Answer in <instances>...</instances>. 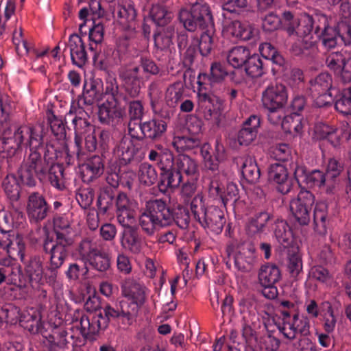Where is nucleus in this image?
Wrapping results in <instances>:
<instances>
[{
	"instance_id": "obj_43",
	"label": "nucleus",
	"mask_w": 351,
	"mask_h": 351,
	"mask_svg": "<svg viewBox=\"0 0 351 351\" xmlns=\"http://www.w3.org/2000/svg\"><path fill=\"white\" fill-rule=\"evenodd\" d=\"M242 69L247 76L252 78L261 77L266 73L265 63L256 53H251Z\"/></svg>"
},
{
	"instance_id": "obj_37",
	"label": "nucleus",
	"mask_w": 351,
	"mask_h": 351,
	"mask_svg": "<svg viewBox=\"0 0 351 351\" xmlns=\"http://www.w3.org/2000/svg\"><path fill=\"white\" fill-rule=\"evenodd\" d=\"M176 169L179 174L197 180L199 176L198 165L197 162L190 156L185 154H179L176 158Z\"/></svg>"
},
{
	"instance_id": "obj_64",
	"label": "nucleus",
	"mask_w": 351,
	"mask_h": 351,
	"mask_svg": "<svg viewBox=\"0 0 351 351\" xmlns=\"http://www.w3.org/2000/svg\"><path fill=\"white\" fill-rule=\"evenodd\" d=\"M8 285H16L19 287H26L24 275L21 271V267L14 265L12 267H3Z\"/></svg>"
},
{
	"instance_id": "obj_56",
	"label": "nucleus",
	"mask_w": 351,
	"mask_h": 351,
	"mask_svg": "<svg viewBox=\"0 0 351 351\" xmlns=\"http://www.w3.org/2000/svg\"><path fill=\"white\" fill-rule=\"evenodd\" d=\"M138 176L139 181L145 186H152L159 179L156 169L148 162H143L139 166Z\"/></svg>"
},
{
	"instance_id": "obj_16",
	"label": "nucleus",
	"mask_w": 351,
	"mask_h": 351,
	"mask_svg": "<svg viewBox=\"0 0 351 351\" xmlns=\"http://www.w3.org/2000/svg\"><path fill=\"white\" fill-rule=\"evenodd\" d=\"M51 206L45 197L39 192L30 193L27 197L26 212L31 223H38L47 218Z\"/></svg>"
},
{
	"instance_id": "obj_9",
	"label": "nucleus",
	"mask_w": 351,
	"mask_h": 351,
	"mask_svg": "<svg viewBox=\"0 0 351 351\" xmlns=\"http://www.w3.org/2000/svg\"><path fill=\"white\" fill-rule=\"evenodd\" d=\"M15 203H11V210H4L0 203V248L9 254L14 237V228H17L25 222V217Z\"/></svg>"
},
{
	"instance_id": "obj_52",
	"label": "nucleus",
	"mask_w": 351,
	"mask_h": 351,
	"mask_svg": "<svg viewBox=\"0 0 351 351\" xmlns=\"http://www.w3.org/2000/svg\"><path fill=\"white\" fill-rule=\"evenodd\" d=\"M350 57H351V53L347 50L341 49L339 51L331 52L326 56V64L330 70L339 73Z\"/></svg>"
},
{
	"instance_id": "obj_40",
	"label": "nucleus",
	"mask_w": 351,
	"mask_h": 351,
	"mask_svg": "<svg viewBox=\"0 0 351 351\" xmlns=\"http://www.w3.org/2000/svg\"><path fill=\"white\" fill-rule=\"evenodd\" d=\"M19 324L31 334H37L41 331V317L34 309L21 313Z\"/></svg>"
},
{
	"instance_id": "obj_26",
	"label": "nucleus",
	"mask_w": 351,
	"mask_h": 351,
	"mask_svg": "<svg viewBox=\"0 0 351 351\" xmlns=\"http://www.w3.org/2000/svg\"><path fill=\"white\" fill-rule=\"evenodd\" d=\"M268 180L283 195L289 193L292 188V180L289 177L287 169L282 165L273 164L270 166Z\"/></svg>"
},
{
	"instance_id": "obj_28",
	"label": "nucleus",
	"mask_w": 351,
	"mask_h": 351,
	"mask_svg": "<svg viewBox=\"0 0 351 351\" xmlns=\"http://www.w3.org/2000/svg\"><path fill=\"white\" fill-rule=\"evenodd\" d=\"M123 102L128 104V113L129 117L128 133L131 137H138V130L136 126L145 114V108L143 101L141 99H128Z\"/></svg>"
},
{
	"instance_id": "obj_21",
	"label": "nucleus",
	"mask_w": 351,
	"mask_h": 351,
	"mask_svg": "<svg viewBox=\"0 0 351 351\" xmlns=\"http://www.w3.org/2000/svg\"><path fill=\"white\" fill-rule=\"evenodd\" d=\"M136 128L138 137L131 138L138 141H142L144 138L152 141H159L164 136L167 130L164 121H158L154 118L144 122H140Z\"/></svg>"
},
{
	"instance_id": "obj_34",
	"label": "nucleus",
	"mask_w": 351,
	"mask_h": 351,
	"mask_svg": "<svg viewBox=\"0 0 351 351\" xmlns=\"http://www.w3.org/2000/svg\"><path fill=\"white\" fill-rule=\"evenodd\" d=\"M117 195L115 189L108 186L103 187L97 200L98 213L101 215L113 213L115 210Z\"/></svg>"
},
{
	"instance_id": "obj_62",
	"label": "nucleus",
	"mask_w": 351,
	"mask_h": 351,
	"mask_svg": "<svg viewBox=\"0 0 351 351\" xmlns=\"http://www.w3.org/2000/svg\"><path fill=\"white\" fill-rule=\"evenodd\" d=\"M183 84L178 82L168 87L166 91L165 100L167 106L174 108L183 99Z\"/></svg>"
},
{
	"instance_id": "obj_45",
	"label": "nucleus",
	"mask_w": 351,
	"mask_h": 351,
	"mask_svg": "<svg viewBox=\"0 0 351 351\" xmlns=\"http://www.w3.org/2000/svg\"><path fill=\"white\" fill-rule=\"evenodd\" d=\"M175 35L173 25H169L166 27H160L154 34L155 46L160 49L165 50L173 45V38Z\"/></svg>"
},
{
	"instance_id": "obj_60",
	"label": "nucleus",
	"mask_w": 351,
	"mask_h": 351,
	"mask_svg": "<svg viewBox=\"0 0 351 351\" xmlns=\"http://www.w3.org/2000/svg\"><path fill=\"white\" fill-rule=\"evenodd\" d=\"M335 108L343 115L351 114V87L343 89L336 96Z\"/></svg>"
},
{
	"instance_id": "obj_35",
	"label": "nucleus",
	"mask_w": 351,
	"mask_h": 351,
	"mask_svg": "<svg viewBox=\"0 0 351 351\" xmlns=\"http://www.w3.org/2000/svg\"><path fill=\"white\" fill-rule=\"evenodd\" d=\"M329 222L328 206L324 201L317 202L313 209V224L314 230L319 234H325Z\"/></svg>"
},
{
	"instance_id": "obj_7",
	"label": "nucleus",
	"mask_w": 351,
	"mask_h": 351,
	"mask_svg": "<svg viewBox=\"0 0 351 351\" xmlns=\"http://www.w3.org/2000/svg\"><path fill=\"white\" fill-rule=\"evenodd\" d=\"M40 147L29 149L30 153L25 158L17 171V175L23 185L29 187L36 185V179L40 182L45 180L46 171L49 165L46 163L40 152Z\"/></svg>"
},
{
	"instance_id": "obj_39",
	"label": "nucleus",
	"mask_w": 351,
	"mask_h": 351,
	"mask_svg": "<svg viewBox=\"0 0 351 351\" xmlns=\"http://www.w3.org/2000/svg\"><path fill=\"white\" fill-rule=\"evenodd\" d=\"M101 98V86L96 80L86 82L84 84L82 96L80 97L79 104L91 107Z\"/></svg>"
},
{
	"instance_id": "obj_36",
	"label": "nucleus",
	"mask_w": 351,
	"mask_h": 351,
	"mask_svg": "<svg viewBox=\"0 0 351 351\" xmlns=\"http://www.w3.org/2000/svg\"><path fill=\"white\" fill-rule=\"evenodd\" d=\"M184 182V176L179 174L176 168L160 171L158 187L165 193L169 189L178 187Z\"/></svg>"
},
{
	"instance_id": "obj_3",
	"label": "nucleus",
	"mask_w": 351,
	"mask_h": 351,
	"mask_svg": "<svg viewBox=\"0 0 351 351\" xmlns=\"http://www.w3.org/2000/svg\"><path fill=\"white\" fill-rule=\"evenodd\" d=\"M190 219L187 208L178 206L171 209L165 201L156 199L146 202L139 216V226L145 234L151 237L161 228L173 223L181 229H186Z\"/></svg>"
},
{
	"instance_id": "obj_42",
	"label": "nucleus",
	"mask_w": 351,
	"mask_h": 351,
	"mask_svg": "<svg viewBox=\"0 0 351 351\" xmlns=\"http://www.w3.org/2000/svg\"><path fill=\"white\" fill-rule=\"evenodd\" d=\"M250 49L244 46H236L231 48L226 56L227 61L234 69H242L249 56Z\"/></svg>"
},
{
	"instance_id": "obj_15",
	"label": "nucleus",
	"mask_w": 351,
	"mask_h": 351,
	"mask_svg": "<svg viewBox=\"0 0 351 351\" xmlns=\"http://www.w3.org/2000/svg\"><path fill=\"white\" fill-rule=\"evenodd\" d=\"M315 203L313 194L308 191H301L298 197L290 203V209L295 221L301 226L308 224L311 210Z\"/></svg>"
},
{
	"instance_id": "obj_30",
	"label": "nucleus",
	"mask_w": 351,
	"mask_h": 351,
	"mask_svg": "<svg viewBox=\"0 0 351 351\" xmlns=\"http://www.w3.org/2000/svg\"><path fill=\"white\" fill-rule=\"evenodd\" d=\"M106 162L108 163V160L101 156L94 155L89 158L82 166L83 182L90 183L100 177L104 173Z\"/></svg>"
},
{
	"instance_id": "obj_18",
	"label": "nucleus",
	"mask_w": 351,
	"mask_h": 351,
	"mask_svg": "<svg viewBox=\"0 0 351 351\" xmlns=\"http://www.w3.org/2000/svg\"><path fill=\"white\" fill-rule=\"evenodd\" d=\"M200 152L205 167L213 172L218 171L219 163L226 157L225 147L219 138L215 139L213 147L210 143H204Z\"/></svg>"
},
{
	"instance_id": "obj_55",
	"label": "nucleus",
	"mask_w": 351,
	"mask_h": 351,
	"mask_svg": "<svg viewBox=\"0 0 351 351\" xmlns=\"http://www.w3.org/2000/svg\"><path fill=\"white\" fill-rule=\"evenodd\" d=\"M90 110V107H86V105H80L79 100L77 101V106H71L69 114H74L75 117L72 119V123L74 125L75 130H78V127L83 125L86 127L89 125L87 118L89 117L88 112Z\"/></svg>"
},
{
	"instance_id": "obj_61",
	"label": "nucleus",
	"mask_w": 351,
	"mask_h": 351,
	"mask_svg": "<svg viewBox=\"0 0 351 351\" xmlns=\"http://www.w3.org/2000/svg\"><path fill=\"white\" fill-rule=\"evenodd\" d=\"M304 16L299 22L295 19L293 14L291 11H285L282 13L281 21V28L286 31L289 36H296L301 38L297 34L299 24L301 21L306 16Z\"/></svg>"
},
{
	"instance_id": "obj_2",
	"label": "nucleus",
	"mask_w": 351,
	"mask_h": 351,
	"mask_svg": "<svg viewBox=\"0 0 351 351\" xmlns=\"http://www.w3.org/2000/svg\"><path fill=\"white\" fill-rule=\"evenodd\" d=\"M119 73L124 83L125 92L120 89L115 78L106 81V100L98 108V119L103 124L113 125L119 123L125 115L123 101L136 99L141 94L143 80L140 75V67L123 69L119 70Z\"/></svg>"
},
{
	"instance_id": "obj_49",
	"label": "nucleus",
	"mask_w": 351,
	"mask_h": 351,
	"mask_svg": "<svg viewBox=\"0 0 351 351\" xmlns=\"http://www.w3.org/2000/svg\"><path fill=\"white\" fill-rule=\"evenodd\" d=\"M241 173L248 183L254 184L258 181L261 170L254 158L247 156L244 158L241 166Z\"/></svg>"
},
{
	"instance_id": "obj_44",
	"label": "nucleus",
	"mask_w": 351,
	"mask_h": 351,
	"mask_svg": "<svg viewBox=\"0 0 351 351\" xmlns=\"http://www.w3.org/2000/svg\"><path fill=\"white\" fill-rule=\"evenodd\" d=\"M46 171L45 180L42 182H48L53 188L60 191L66 188L64 168L62 165L49 166V169Z\"/></svg>"
},
{
	"instance_id": "obj_63",
	"label": "nucleus",
	"mask_w": 351,
	"mask_h": 351,
	"mask_svg": "<svg viewBox=\"0 0 351 351\" xmlns=\"http://www.w3.org/2000/svg\"><path fill=\"white\" fill-rule=\"evenodd\" d=\"M104 36V27L102 24L99 23L89 28L88 33V50L97 51L101 45H103Z\"/></svg>"
},
{
	"instance_id": "obj_38",
	"label": "nucleus",
	"mask_w": 351,
	"mask_h": 351,
	"mask_svg": "<svg viewBox=\"0 0 351 351\" xmlns=\"http://www.w3.org/2000/svg\"><path fill=\"white\" fill-rule=\"evenodd\" d=\"M210 73L199 74L197 78L199 86H205L207 83L213 86L214 84L221 83L228 75V71L224 66L219 62H214L210 66Z\"/></svg>"
},
{
	"instance_id": "obj_59",
	"label": "nucleus",
	"mask_w": 351,
	"mask_h": 351,
	"mask_svg": "<svg viewBox=\"0 0 351 351\" xmlns=\"http://www.w3.org/2000/svg\"><path fill=\"white\" fill-rule=\"evenodd\" d=\"M47 125L56 140L64 141L66 138V125L62 117H58L50 112L48 114Z\"/></svg>"
},
{
	"instance_id": "obj_50",
	"label": "nucleus",
	"mask_w": 351,
	"mask_h": 351,
	"mask_svg": "<svg viewBox=\"0 0 351 351\" xmlns=\"http://www.w3.org/2000/svg\"><path fill=\"white\" fill-rule=\"evenodd\" d=\"M82 138L75 134L74 138V145L71 149L63 142L62 144V154L65 155L64 162L67 165L74 164L75 159L80 160L84 156V152L82 147Z\"/></svg>"
},
{
	"instance_id": "obj_54",
	"label": "nucleus",
	"mask_w": 351,
	"mask_h": 351,
	"mask_svg": "<svg viewBox=\"0 0 351 351\" xmlns=\"http://www.w3.org/2000/svg\"><path fill=\"white\" fill-rule=\"evenodd\" d=\"M227 30L233 37L243 40H249L253 35L252 27L239 21H232Z\"/></svg>"
},
{
	"instance_id": "obj_23",
	"label": "nucleus",
	"mask_w": 351,
	"mask_h": 351,
	"mask_svg": "<svg viewBox=\"0 0 351 351\" xmlns=\"http://www.w3.org/2000/svg\"><path fill=\"white\" fill-rule=\"evenodd\" d=\"M24 265V278L26 287H38L43 280V263L39 256H32L21 261Z\"/></svg>"
},
{
	"instance_id": "obj_51",
	"label": "nucleus",
	"mask_w": 351,
	"mask_h": 351,
	"mask_svg": "<svg viewBox=\"0 0 351 351\" xmlns=\"http://www.w3.org/2000/svg\"><path fill=\"white\" fill-rule=\"evenodd\" d=\"M214 175L208 178L206 183L208 195L215 199H219L226 187V178L222 174L213 172Z\"/></svg>"
},
{
	"instance_id": "obj_47",
	"label": "nucleus",
	"mask_w": 351,
	"mask_h": 351,
	"mask_svg": "<svg viewBox=\"0 0 351 351\" xmlns=\"http://www.w3.org/2000/svg\"><path fill=\"white\" fill-rule=\"evenodd\" d=\"M69 332L64 328H56L48 337L50 351H59L69 349Z\"/></svg>"
},
{
	"instance_id": "obj_4",
	"label": "nucleus",
	"mask_w": 351,
	"mask_h": 351,
	"mask_svg": "<svg viewBox=\"0 0 351 351\" xmlns=\"http://www.w3.org/2000/svg\"><path fill=\"white\" fill-rule=\"evenodd\" d=\"M37 128L24 125L15 128L13 131L9 128L3 132L0 137V149L8 158L10 168L12 169L19 159L18 155L23 146L36 149L41 145L45 136Z\"/></svg>"
},
{
	"instance_id": "obj_58",
	"label": "nucleus",
	"mask_w": 351,
	"mask_h": 351,
	"mask_svg": "<svg viewBox=\"0 0 351 351\" xmlns=\"http://www.w3.org/2000/svg\"><path fill=\"white\" fill-rule=\"evenodd\" d=\"M149 16L152 21L160 27L169 25L172 14L168 12L166 8L161 5H154L149 12Z\"/></svg>"
},
{
	"instance_id": "obj_32",
	"label": "nucleus",
	"mask_w": 351,
	"mask_h": 351,
	"mask_svg": "<svg viewBox=\"0 0 351 351\" xmlns=\"http://www.w3.org/2000/svg\"><path fill=\"white\" fill-rule=\"evenodd\" d=\"M37 128L38 131H42V134L45 136L40 147V149L43 150V158L49 166L60 165L56 160L62 156V144L59 146L58 143L49 141L47 134L45 132L43 125H40Z\"/></svg>"
},
{
	"instance_id": "obj_29",
	"label": "nucleus",
	"mask_w": 351,
	"mask_h": 351,
	"mask_svg": "<svg viewBox=\"0 0 351 351\" xmlns=\"http://www.w3.org/2000/svg\"><path fill=\"white\" fill-rule=\"evenodd\" d=\"M272 219L271 213L265 210L256 211L248 219L246 232L250 237H258L266 231L268 222Z\"/></svg>"
},
{
	"instance_id": "obj_27",
	"label": "nucleus",
	"mask_w": 351,
	"mask_h": 351,
	"mask_svg": "<svg viewBox=\"0 0 351 351\" xmlns=\"http://www.w3.org/2000/svg\"><path fill=\"white\" fill-rule=\"evenodd\" d=\"M261 126L260 117L252 114L242 123L237 133V141L240 145L247 146L256 138Z\"/></svg>"
},
{
	"instance_id": "obj_6",
	"label": "nucleus",
	"mask_w": 351,
	"mask_h": 351,
	"mask_svg": "<svg viewBox=\"0 0 351 351\" xmlns=\"http://www.w3.org/2000/svg\"><path fill=\"white\" fill-rule=\"evenodd\" d=\"M190 208L193 218L207 232L220 234L226 223L224 212L217 206H207L202 193H197L192 199Z\"/></svg>"
},
{
	"instance_id": "obj_31",
	"label": "nucleus",
	"mask_w": 351,
	"mask_h": 351,
	"mask_svg": "<svg viewBox=\"0 0 351 351\" xmlns=\"http://www.w3.org/2000/svg\"><path fill=\"white\" fill-rule=\"evenodd\" d=\"M121 247L132 254H138L143 249L142 237L138 227L124 229L121 233Z\"/></svg>"
},
{
	"instance_id": "obj_8",
	"label": "nucleus",
	"mask_w": 351,
	"mask_h": 351,
	"mask_svg": "<svg viewBox=\"0 0 351 351\" xmlns=\"http://www.w3.org/2000/svg\"><path fill=\"white\" fill-rule=\"evenodd\" d=\"M179 20L189 32L197 29L202 31L214 26L213 18L208 5L203 1L193 3L190 10L181 9L178 16Z\"/></svg>"
},
{
	"instance_id": "obj_25",
	"label": "nucleus",
	"mask_w": 351,
	"mask_h": 351,
	"mask_svg": "<svg viewBox=\"0 0 351 351\" xmlns=\"http://www.w3.org/2000/svg\"><path fill=\"white\" fill-rule=\"evenodd\" d=\"M234 267L241 273L250 272L256 263L255 248L252 243H243L233 256Z\"/></svg>"
},
{
	"instance_id": "obj_46",
	"label": "nucleus",
	"mask_w": 351,
	"mask_h": 351,
	"mask_svg": "<svg viewBox=\"0 0 351 351\" xmlns=\"http://www.w3.org/2000/svg\"><path fill=\"white\" fill-rule=\"evenodd\" d=\"M19 177L8 174L3 180L2 187L11 203H16L20 198V183Z\"/></svg>"
},
{
	"instance_id": "obj_13",
	"label": "nucleus",
	"mask_w": 351,
	"mask_h": 351,
	"mask_svg": "<svg viewBox=\"0 0 351 351\" xmlns=\"http://www.w3.org/2000/svg\"><path fill=\"white\" fill-rule=\"evenodd\" d=\"M197 93V112L206 120L218 117L223 110V100L210 92L206 91L205 86L198 85Z\"/></svg>"
},
{
	"instance_id": "obj_24",
	"label": "nucleus",
	"mask_w": 351,
	"mask_h": 351,
	"mask_svg": "<svg viewBox=\"0 0 351 351\" xmlns=\"http://www.w3.org/2000/svg\"><path fill=\"white\" fill-rule=\"evenodd\" d=\"M278 328L284 337L290 340L293 339L297 333L307 337L310 335V320L307 316H300L298 313L291 321L285 322V326H279Z\"/></svg>"
},
{
	"instance_id": "obj_11",
	"label": "nucleus",
	"mask_w": 351,
	"mask_h": 351,
	"mask_svg": "<svg viewBox=\"0 0 351 351\" xmlns=\"http://www.w3.org/2000/svg\"><path fill=\"white\" fill-rule=\"evenodd\" d=\"M111 321L121 324V316L115 308L106 305L88 315H82L80 321V334L83 336L95 335L107 328Z\"/></svg>"
},
{
	"instance_id": "obj_5",
	"label": "nucleus",
	"mask_w": 351,
	"mask_h": 351,
	"mask_svg": "<svg viewBox=\"0 0 351 351\" xmlns=\"http://www.w3.org/2000/svg\"><path fill=\"white\" fill-rule=\"evenodd\" d=\"M145 287L133 278H126L121 284V295L125 298L115 309L121 316V324L131 326L136 320L139 310L146 299Z\"/></svg>"
},
{
	"instance_id": "obj_57",
	"label": "nucleus",
	"mask_w": 351,
	"mask_h": 351,
	"mask_svg": "<svg viewBox=\"0 0 351 351\" xmlns=\"http://www.w3.org/2000/svg\"><path fill=\"white\" fill-rule=\"evenodd\" d=\"M98 152L104 160H112L111 145L112 137L110 130H101L99 133Z\"/></svg>"
},
{
	"instance_id": "obj_12",
	"label": "nucleus",
	"mask_w": 351,
	"mask_h": 351,
	"mask_svg": "<svg viewBox=\"0 0 351 351\" xmlns=\"http://www.w3.org/2000/svg\"><path fill=\"white\" fill-rule=\"evenodd\" d=\"M332 83V77L328 73H322L309 82V93L316 106H327L333 101Z\"/></svg>"
},
{
	"instance_id": "obj_1",
	"label": "nucleus",
	"mask_w": 351,
	"mask_h": 351,
	"mask_svg": "<svg viewBox=\"0 0 351 351\" xmlns=\"http://www.w3.org/2000/svg\"><path fill=\"white\" fill-rule=\"evenodd\" d=\"M297 34L301 40L293 46L295 55H310L317 49L318 40L327 50L341 43L351 47V26L344 21L335 23L332 18L322 14H307L299 24Z\"/></svg>"
},
{
	"instance_id": "obj_14",
	"label": "nucleus",
	"mask_w": 351,
	"mask_h": 351,
	"mask_svg": "<svg viewBox=\"0 0 351 351\" xmlns=\"http://www.w3.org/2000/svg\"><path fill=\"white\" fill-rule=\"evenodd\" d=\"M112 14L123 30H136L138 12L132 0H119L113 8Z\"/></svg>"
},
{
	"instance_id": "obj_20",
	"label": "nucleus",
	"mask_w": 351,
	"mask_h": 351,
	"mask_svg": "<svg viewBox=\"0 0 351 351\" xmlns=\"http://www.w3.org/2000/svg\"><path fill=\"white\" fill-rule=\"evenodd\" d=\"M131 138L124 136L112 148L111 157L117 164L119 161V165H127L131 162L138 154L139 147L134 145Z\"/></svg>"
},
{
	"instance_id": "obj_17",
	"label": "nucleus",
	"mask_w": 351,
	"mask_h": 351,
	"mask_svg": "<svg viewBox=\"0 0 351 351\" xmlns=\"http://www.w3.org/2000/svg\"><path fill=\"white\" fill-rule=\"evenodd\" d=\"M93 55L95 66L100 70L106 71L114 65L125 64L123 55L120 51L106 45H101L97 51H90Z\"/></svg>"
},
{
	"instance_id": "obj_10",
	"label": "nucleus",
	"mask_w": 351,
	"mask_h": 351,
	"mask_svg": "<svg viewBox=\"0 0 351 351\" xmlns=\"http://www.w3.org/2000/svg\"><path fill=\"white\" fill-rule=\"evenodd\" d=\"M75 256L85 265L100 273H106L111 266L109 254L97 247L88 239L80 241L75 249Z\"/></svg>"
},
{
	"instance_id": "obj_33",
	"label": "nucleus",
	"mask_w": 351,
	"mask_h": 351,
	"mask_svg": "<svg viewBox=\"0 0 351 351\" xmlns=\"http://www.w3.org/2000/svg\"><path fill=\"white\" fill-rule=\"evenodd\" d=\"M45 254L49 255V264L62 267L69 254V249L52 245V240L47 238L43 245Z\"/></svg>"
},
{
	"instance_id": "obj_22",
	"label": "nucleus",
	"mask_w": 351,
	"mask_h": 351,
	"mask_svg": "<svg viewBox=\"0 0 351 351\" xmlns=\"http://www.w3.org/2000/svg\"><path fill=\"white\" fill-rule=\"evenodd\" d=\"M287 100V88L282 84H271L262 93L261 101L263 108H285Z\"/></svg>"
},
{
	"instance_id": "obj_41",
	"label": "nucleus",
	"mask_w": 351,
	"mask_h": 351,
	"mask_svg": "<svg viewBox=\"0 0 351 351\" xmlns=\"http://www.w3.org/2000/svg\"><path fill=\"white\" fill-rule=\"evenodd\" d=\"M258 278L261 285H276L281 278V271L276 265L267 263L260 268Z\"/></svg>"
},
{
	"instance_id": "obj_48",
	"label": "nucleus",
	"mask_w": 351,
	"mask_h": 351,
	"mask_svg": "<svg viewBox=\"0 0 351 351\" xmlns=\"http://www.w3.org/2000/svg\"><path fill=\"white\" fill-rule=\"evenodd\" d=\"M274 232L276 240L283 247H288L291 245L293 233L290 226L285 220H276Z\"/></svg>"
},
{
	"instance_id": "obj_53",
	"label": "nucleus",
	"mask_w": 351,
	"mask_h": 351,
	"mask_svg": "<svg viewBox=\"0 0 351 351\" xmlns=\"http://www.w3.org/2000/svg\"><path fill=\"white\" fill-rule=\"evenodd\" d=\"M302 267L300 254L295 251H289L287 255V268L290 277L295 280L300 279L303 274Z\"/></svg>"
},
{
	"instance_id": "obj_19",
	"label": "nucleus",
	"mask_w": 351,
	"mask_h": 351,
	"mask_svg": "<svg viewBox=\"0 0 351 351\" xmlns=\"http://www.w3.org/2000/svg\"><path fill=\"white\" fill-rule=\"evenodd\" d=\"M85 36L86 35L72 34L69 37L68 43H64V51L69 48L73 64L79 68H82L88 60L86 45L84 40Z\"/></svg>"
}]
</instances>
